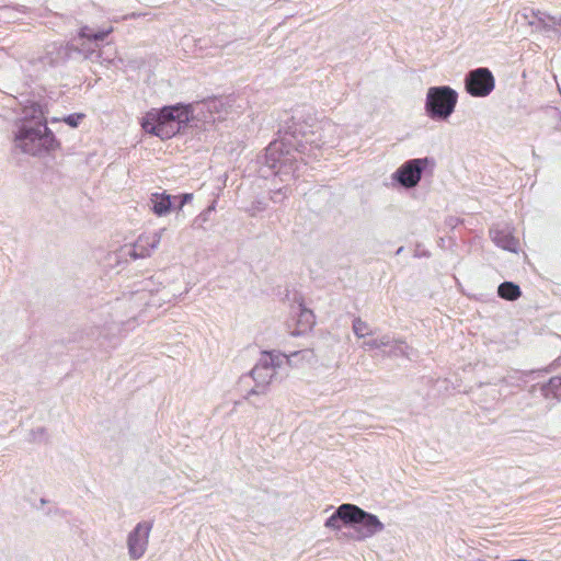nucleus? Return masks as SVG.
I'll use <instances>...</instances> for the list:
<instances>
[{"label":"nucleus","mask_w":561,"mask_h":561,"mask_svg":"<svg viewBox=\"0 0 561 561\" xmlns=\"http://www.w3.org/2000/svg\"><path fill=\"white\" fill-rule=\"evenodd\" d=\"M14 144L22 152L31 156H41L57 146L41 104L33 102L24 106L22 117L16 122Z\"/></svg>","instance_id":"nucleus-2"},{"label":"nucleus","mask_w":561,"mask_h":561,"mask_svg":"<svg viewBox=\"0 0 561 561\" xmlns=\"http://www.w3.org/2000/svg\"><path fill=\"white\" fill-rule=\"evenodd\" d=\"M298 309V334L302 333L307 330H310L314 324V314L313 312L306 308L302 302H299L297 306Z\"/></svg>","instance_id":"nucleus-17"},{"label":"nucleus","mask_w":561,"mask_h":561,"mask_svg":"<svg viewBox=\"0 0 561 561\" xmlns=\"http://www.w3.org/2000/svg\"><path fill=\"white\" fill-rule=\"evenodd\" d=\"M193 195L192 194H183L181 196H179V198L181 199L180 203H179V209H181L187 202H190L192 199Z\"/></svg>","instance_id":"nucleus-29"},{"label":"nucleus","mask_w":561,"mask_h":561,"mask_svg":"<svg viewBox=\"0 0 561 561\" xmlns=\"http://www.w3.org/2000/svg\"><path fill=\"white\" fill-rule=\"evenodd\" d=\"M267 121V125L271 124V119H267L266 114H257L255 117L251 118V124L253 126H257V133H260L263 129V124Z\"/></svg>","instance_id":"nucleus-26"},{"label":"nucleus","mask_w":561,"mask_h":561,"mask_svg":"<svg viewBox=\"0 0 561 561\" xmlns=\"http://www.w3.org/2000/svg\"><path fill=\"white\" fill-rule=\"evenodd\" d=\"M554 33H556L559 37H561V28H558V27H557V28L554 30Z\"/></svg>","instance_id":"nucleus-34"},{"label":"nucleus","mask_w":561,"mask_h":561,"mask_svg":"<svg viewBox=\"0 0 561 561\" xmlns=\"http://www.w3.org/2000/svg\"><path fill=\"white\" fill-rule=\"evenodd\" d=\"M458 102V93L448 85L428 88L424 110L435 122H445L454 113Z\"/></svg>","instance_id":"nucleus-5"},{"label":"nucleus","mask_w":561,"mask_h":561,"mask_svg":"<svg viewBox=\"0 0 561 561\" xmlns=\"http://www.w3.org/2000/svg\"><path fill=\"white\" fill-rule=\"evenodd\" d=\"M534 15L540 24L548 20L553 23V25H561V16H553L541 11H537Z\"/></svg>","instance_id":"nucleus-25"},{"label":"nucleus","mask_w":561,"mask_h":561,"mask_svg":"<svg viewBox=\"0 0 561 561\" xmlns=\"http://www.w3.org/2000/svg\"><path fill=\"white\" fill-rule=\"evenodd\" d=\"M164 228L151 233V234H141L138 237L136 242L133 245V249L129 251V256L133 259H144L151 255V252L158 248L161 241L162 233L164 232Z\"/></svg>","instance_id":"nucleus-12"},{"label":"nucleus","mask_w":561,"mask_h":561,"mask_svg":"<svg viewBox=\"0 0 561 561\" xmlns=\"http://www.w3.org/2000/svg\"><path fill=\"white\" fill-rule=\"evenodd\" d=\"M430 163H433V160L427 157L410 159L402 163L391 178L400 186L413 188L420 183L422 174Z\"/></svg>","instance_id":"nucleus-7"},{"label":"nucleus","mask_w":561,"mask_h":561,"mask_svg":"<svg viewBox=\"0 0 561 561\" xmlns=\"http://www.w3.org/2000/svg\"><path fill=\"white\" fill-rule=\"evenodd\" d=\"M537 373H541V370H512L500 379V383L507 387L520 388L522 383L527 382V377Z\"/></svg>","instance_id":"nucleus-15"},{"label":"nucleus","mask_w":561,"mask_h":561,"mask_svg":"<svg viewBox=\"0 0 561 561\" xmlns=\"http://www.w3.org/2000/svg\"><path fill=\"white\" fill-rule=\"evenodd\" d=\"M150 204H151V210L157 216H164L168 213H170V210L172 208L171 195H168L165 193H162V194L154 193L151 195Z\"/></svg>","instance_id":"nucleus-16"},{"label":"nucleus","mask_w":561,"mask_h":561,"mask_svg":"<svg viewBox=\"0 0 561 561\" xmlns=\"http://www.w3.org/2000/svg\"><path fill=\"white\" fill-rule=\"evenodd\" d=\"M353 332L358 337H365L371 334V330L367 322L363 321L360 318H355L353 320Z\"/></svg>","instance_id":"nucleus-23"},{"label":"nucleus","mask_w":561,"mask_h":561,"mask_svg":"<svg viewBox=\"0 0 561 561\" xmlns=\"http://www.w3.org/2000/svg\"><path fill=\"white\" fill-rule=\"evenodd\" d=\"M113 31L112 27H108L106 30H101V31H98V32H93L89 26H83L80 28V32H79V37L80 38H85L88 39L89 42H94L95 43V47L98 46V42H101V41H104L105 37L111 34Z\"/></svg>","instance_id":"nucleus-21"},{"label":"nucleus","mask_w":561,"mask_h":561,"mask_svg":"<svg viewBox=\"0 0 561 561\" xmlns=\"http://www.w3.org/2000/svg\"><path fill=\"white\" fill-rule=\"evenodd\" d=\"M265 206H266L265 201L257 199V201L253 202L252 208L248 209V213L251 211V215L253 216V215H255L256 211H261V210L265 209Z\"/></svg>","instance_id":"nucleus-28"},{"label":"nucleus","mask_w":561,"mask_h":561,"mask_svg":"<svg viewBox=\"0 0 561 561\" xmlns=\"http://www.w3.org/2000/svg\"><path fill=\"white\" fill-rule=\"evenodd\" d=\"M72 53H78L83 56L84 59H89L91 61L102 62L103 53L101 50H96L95 47H92L91 44L82 43L81 47L76 46L73 44ZM106 61H111L110 58H104Z\"/></svg>","instance_id":"nucleus-19"},{"label":"nucleus","mask_w":561,"mask_h":561,"mask_svg":"<svg viewBox=\"0 0 561 561\" xmlns=\"http://www.w3.org/2000/svg\"><path fill=\"white\" fill-rule=\"evenodd\" d=\"M350 528L353 529V534L350 535V538L356 541H363L381 533L385 529V525L377 515L366 512L353 504Z\"/></svg>","instance_id":"nucleus-6"},{"label":"nucleus","mask_w":561,"mask_h":561,"mask_svg":"<svg viewBox=\"0 0 561 561\" xmlns=\"http://www.w3.org/2000/svg\"><path fill=\"white\" fill-rule=\"evenodd\" d=\"M540 392L547 399L561 397V376H554L546 383H542L540 386Z\"/></svg>","instance_id":"nucleus-20"},{"label":"nucleus","mask_w":561,"mask_h":561,"mask_svg":"<svg viewBox=\"0 0 561 561\" xmlns=\"http://www.w3.org/2000/svg\"><path fill=\"white\" fill-rule=\"evenodd\" d=\"M541 27L545 30V31H552L554 32V30L557 28L558 25H553V23H551L550 21H545L543 23L540 24Z\"/></svg>","instance_id":"nucleus-30"},{"label":"nucleus","mask_w":561,"mask_h":561,"mask_svg":"<svg viewBox=\"0 0 561 561\" xmlns=\"http://www.w3.org/2000/svg\"><path fill=\"white\" fill-rule=\"evenodd\" d=\"M490 236L492 241L501 249L516 253L518 250V240L511 233L508 227L491 228Z\"/></svg>","instance_id":"nucleus-13"},{"label":"nucleus","mask_w":561,"mask_h":561,"mask_svg":"<svg viewBox=\"0 0 561 561\" xmlns=\"http://www.w3.org/2000/svg\"><path fill=\"white\" fill-rule=\"evenodd\" d=\"M279 139L270 142L263 154L265 164L260 167L262 178L270 175H289L299 172V162L293 152L306 154L308 147L320 148L325 141L319 134L318 124L308 122H286L278 129Z\"/></svg>","instance_id":"nucleus-1"},{"label":"nucleus","mask_w":561,"mask_h":561,"mask_svg":"<svg viewBox=\"0 0 561 561\" xmlns=\"http://www.w3.org/2000/svg\"><path fill=\"white\" fill-rule=\"evenodd\" d=\"M390 351L388 353V356L399 357V356H405L410 358L409 354V345L404 341H392L391 345L389 346Z\"/></svg>","instance_id":"nucleus-22"},{"label":"nucleus","mask_w":561,"mask_h":561,"mask_svg":"<svg viewBox=\"0 0 561 561\" xmlns=\"http://www.w3.org/2000/svg\"><path fill=\"white\" fill-rule=\"evenodd\" d=\"M397 253H402V248H399V250L397 251Z\"/></svg>","instance_id":"nucleus-35"},{"label":"nucleus","mask_w":561,"mask_h":561,"mask_svg":"<svg viewBox=\"0 0 561 561\" xmlns=\"http://www.w3.org/2000/svg\"><path fill=\"white\" fill-rule=\"evenodd\" d=\"M289 356L279 352L262 353L259 362L251 371L248 373V376H251L255 382V386L248 391V397L250 394L264 393L272 381V378L276 374V370L280 369L285 365H289Z\"/></svg>","instance_id":"nucleus-4"},{"label":"nucleus","mask_w":561,"mask_h":561,"mask_svg":"<svg viewBox=\"0 0 561 561\" xmlns=\"http://www.w3.org/2000/svg\"><path fill=\"white\" fill-rule=\"evenodd\" d=\"M73 44L50 43L45 46L43 55L37 58V62L46 67H57L65 64L72 54Z\"/></svg>","instance_id":"nucleus-11"},{"label":"nucleus","mask_w":561,"mask_h":561,"mask_svg":"<svg viewBox=\"0 0 561 561\" xmlns=\"http://www.w3.org/2000/svg\"><path fill=\"white\" fill-rule=\"evenodd\" d=\"M83 117V114H70L64 118V122L70 127H77Z\"/></svg>","instance_id":"nucleus-27"},{"label":"nucleus","mask_w":561,"mask_h":561,"mask_svg":"<svg viewBox=\"0 0 561 561\" xmlns=\"http://www.w3.org/2000/svg\"><path fill=\"white\" fill-rule=\"evenodd\" d=\"M152 522L138 523L127 538L128 554L131 560L140 559L148 547Z\"/></svg>","instance_id":"nucleus-10"},{"label":"nucleus","mask_w":561,"mask_h":561,"mask_svg":"<svg viewBox=\"0 0 561 561\" xmlns=\"http://www.w3.org/2000/svg\"><path fill=\"white\" fill-rule=\"evenodd\" d=\"M45 434V428L44 427H38L34 431H32V435H33V439L36 440L37 439V436L42 437L44 436Z\"/></svg>","instance_id":"nucleus-31"},{"label":"nucleus","mask_w":561,"mask_h":561,"mask_svg":"<svg viewBox=\"0 0 561 561\" xmlns=\"http://www.w3.org/2000/svg\"><path fill=\"white\" fill-rule=\"evenodd\" d=\"M265 164L263 154L257 156L255 161H251L250 169L257 173L255 176V180L251 182V186L253 187L255 185V182H263L264 187L267 188L270 194V199L274 203H280L284 198H286L287 194V186L283 187H276L273 185L276 178H279L280 181H287L291 178L299 176L298 172H295L294 174L285 175V174H276V175H270L266 180L262 178L261 172L259 171L260 167H263Z\"/></svg>","instance_id":"nucleus-9"},{"label":"nucleus","mask_w":561,"mask_h":561,"mask_svg":"<svg viewBox=\"0 0 561 561\" xmlns=\"http://www.w3.org/2000/svg\"><path fill=\"white\" fill-rule=\"evenodd\" d=\"M192 116V106L179 103L147 112L141 119V127L147 134L165 140L184 131Z\"/></svg>","instance_id":"nucleus-3"},{"label":"nucleus","mask_w":561,"mask_h":561,"mask_svg":"<svg viewBox=\"0 0 561 561\" xmlns=\"http://www.w3.org/2000/svg\"><path fill=\"white\" fill-rule=\"evenodd\" d=\"M447 224L450 227H455L458 224V219L455 217H450V218H448Z\"/></svg>","instance_id":"nucleus-32"},{"label":"nucleus","mask_w":561,"mask_h":561,"mask_svg":"<svg viewBox=\"0 0 561 561\" xmlns=\"http://www.w3.org/2000/svg\"><path fill=\"white\" fill-rule=\"evenodd\" d=\"M391 345V337L388 335H383L378 339H373L369 341H365L363 343L364 348L374 350V348H382Z\"/></svg>","instance_id":"nucleus-24"},{"label":"nucleus","mask_w":561,"mask_h":561,"mask_svg":"<svg viewBox=\"0 0 561 561\" xmlns=\"http://www.w3.org/2000/svg\"><path fill=\"white\" fill-rule=\"evenodd\" d=\"M497 295L502 299L515 301L522 296V290L517 284L506 280L499 285Z\"/></svg>","instance_id":"nucleus-18"},{"label":"nucleus","mask_w":561,"mask_h":561,"mask_svg":"<svg viewBox=\"0 0 561 561\" xmlns=\"http://www.w3.org/2000/svg\"><path fill=\"white\" fill-rule=\"evenodd\" d=\"M465 85L471 96L483 98L494 90L495 80L490 69L480 67L466 75Z\"/></svg>","instance_id":"nucleus-8"},{"label":"nucleus","mask_w":561,"mask_h":561,"mask_svg":"<svg viewBox=\"0 0 561 561\" xmlns=\"http://www.w3.org/2000/svg\"><path fill=\"white\" fill-rule=\"evenodd\" d=\"M536 389H537V385H533V386L530 387V389H529V392H530V393H534V392L536 391Z\"/></svg>","instance_id":"nucleus-33"},{"label":"nucleus","mask_w":561,"mask_h":561,"mask_svg":"<svg viewBox=\"0 0 561 561\" xmlns=\"http://www.w3.org/2000/svg\"><path fill=\"white\" fill-rule=\"evenodd\" d=\"M353 504L345 503L340 505L333 514L327 518L324 526L333 530H341L342 527H348L351 524V511Z\"/></svg>","instance_id":"nucleus-14"}]
</instances>
